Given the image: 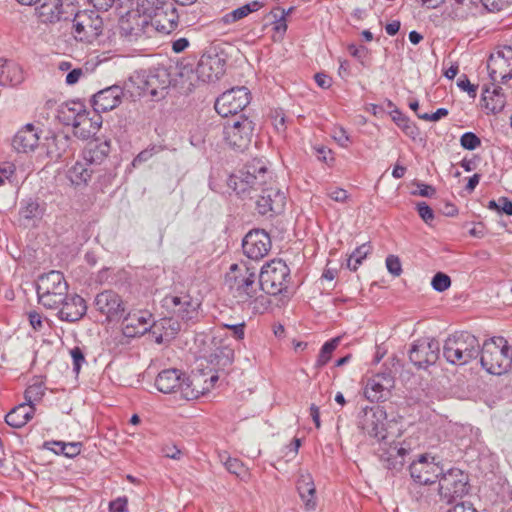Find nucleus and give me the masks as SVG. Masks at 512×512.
Wrapping results in <instances>:
<instances>
[{"label": "nucleus", "mask_w": 512, "mask_h": 512, "mask_svg": "<svg viewBox=\"0 0 512 512\" xmlns=\"http://www.w3.org/2000/svg\"><path fill=\"white\" fill-rule=\"evenodd\" d=\"M227 185L238 196L253 197L252 193L260 191L256 201L258 212L279 214L285 207V194L274 185L273 175L261 159H253L237 173L229 176Z\"/></svg>", "instance_id": "f257e3e1"}, {"label": "nucleus", "mask_w": 512, "mask_h": 512, "mask_svg": "<svg viewBox=\"0 0 512 512\" xmlns=\"http://www.w3.org/2000/svg\"><path fill=\"white\" fill-rule=\"evenodd\" d=\"M229 289L238 304L247 305L255 312L265 310L268 298L261 293L256 268L246 264H232L226 275Z\"/></svg>", "instance_id": "f03ea898"}, {"label": "nucleus", "mask_w": 512, "mask_h": 512, "mask_svg": "<svg viewBox=\"0 0 512 512\" xmlns=\"http://www.w3.org/2000/svg\"><path fill=\"white\" fill-rule=\"evenodd\" d=\"M480 353L479 340L471 333L462 331L449 336L443 345V356L453 365H464L476 359Z\"/></svg>", "instance_id": "7ed1b4c3"}, {"label": "nucleus", "mask_w": 512, "mask_h": 512, "mask_svg": "<svg viewBox=\"0 0 512 512\" xmlns=\"http://www.w3.org/2000/svg\"><path fill=\"white\" fill-rule=\"evenodd\" d=\"M201 380L200 376H194L192 378L186 377L180 370L170 368L161 371L157 375L155 386L164 394L173 393L176 389H179L184 399L193 400L198 398L202 393V391L198 389Z\"/></svg>", "instance_id": "20e7f679"}, {"label": "nucleus", "mask_w": 512, "mask_h": 512, "mask_svg": "<svg viewBox=\"0 0 512 512\" xmlns=\"http://www.w3.org/2000/svg\"><path fill=\"white\" fill-rule=\"evenodd\" d=\"M479 355L481 366L493 375H501L507 372L512 363L510 347L503 337H493L486 340Z\"/></svg>", "instance_id": "39448f33"}, {"label": "nucleus", "mask_w": 512, "mask_h": 512, "mask_svg": "<svg viewBox=\"0 0 512 512\" xmlns=\"http://www.w3.org/2000/svg\"><path fill=\"white\" fill-rule=\"evenodd\" d=\"M38 302L47 309H58L68 295V284L60 271L51 270L38 277Z\"/></svg>", "instance_id": "423d86ee"}, {"label": "nucleus", "mask_w": 512, "mask_h": 512, "mask_svg": "<svg viewBox=\"0 0 512 512\" xmlns=\"http://www.w3.org/2000/svg\"><path fill=\"white\" fill-rule=\"evenodd\" d=\"M469 476L459 468H451L438 478L437 492L441 501L450 504L469 492Z\"/></svg>", "instance_id": "0eeeda50"}, {"label": "nucleus", "mask_w": 512, "mask_h": 512, "mask_svg": "<svg viewBox=\"0 0 512 512\" xmlns=\"http://www.w3.org/2000/svg\"><path fill=\"white\" fill-rule=\"evenodd\" d=\"M258 278L263 292L278 295L288 288L290 269L283 260L274 259L262 267Z\"/></svg>", "instance_id": "6e6552de"}, {"label": "nucleus", "mask_w": 512, "mask_h": 512, "mask_svg": "<svg viewBox=\"0 0 512 512\" xmlns=\"http://www.w3.org/2000/svg\"><path fill=\"white\" fill-rule=\"evenodd\" d=\"M253 133V121L242 114L231 120H228L223 127L225 142L231 148L239 151H243L249 147Z\"/></svg>", "instance_id": "1a4fd4ad"}, {"label": "nucleus", "mask_w": 512, "mask_h": 512, "mask_svg": "<svg viewBox=\"0 0 512 512\" xmlns=\"http://www.w3.org/2000/svg\"><path fill=\"white\" fill-rule=\"evenodd\" d=\"M149 17L141 15L137 10L128 11L119 19V33L128 43L142 42L153 38Z\"/></svg>", "instance_id": "9d476101"}, {"label": "nucleus", "mask_w": 512, "mask_h": 512, "mask_svg": "<svg viewBox=\"0 0 512 512\" xmlns=\"http://www.w3.org/2000/svg\"><path fill=\"white\" fill-rule=\"evenodd\" d=\"M103 20L95 10L78 11L73 18V34L76 40L93 43L103 32Z\"/></svg>", "instance_id": "9b49d317"}, {"label": "nucleus", "mask_w": 512, "mask_h": 512, "mask_svg": "<svg viewBox=\"0 0 512 512\" xmlns=\"http://www.w3.org/2000/svg\"><path fill=\"white\" fill-rule=\"evenodd\" d=\"M250 103V92L246 87H236L225 91L215 101V110L222 117L238 116Z\"/></svg>", "instance_id": "f8f14e48"}, {"label": "nucleus", "mask_w": 512, "mask_h": 512, "mask_svg": "<svg viewBox=\"0 0 512 512\" xmlns=\"http://www.w3.org/2000/svg\"><path fill=\"white\" fill-rule=\"evenodd\" d=\"M163 305L187 325L195 323L199 318L200 302L189 294L167 295Z\"/></svg>", "instance_id": "ddd939ff"}, {"label": "nucleus", "mask_w": 512, "mask_h": 512, "mask_svg": "<svg viewBox=\"0 0 512 512\" xmlns=\"http://www.w3.org/2000/svg\"><path fill=\"white\" fill-rule=\"evenodd\" d=\"M430 454H421L409 466L410 476L414 482L436 484L443 469Z\"/></svg>", "instance_id": "4468645a"}, {"label": "nucleus", "mask_w": 512, "mask_h": 512, "mask_svg": "<svg viewBox=\"0 0 512 512\" xmlns=\"http://www.w3.org/2000/svg\"><path fill=\"white\" fill-rule=\"evenodd\" d=\"M487 69L493 83H505L512 79V48L506 46L491 54L487 62Z\"/></svg>", "instance_id": "2eb2a0df"}, {"label": "nucleus", "mask_w": 512, "mask_h": 512, "mask_svg": "<svg viewBox=\"0 0 512 512\" xmlns=\"http://www.w3.org/2000/svg\"><path fill=\"white\" fill-rule=\"evenodd\" d=\"M386 412L379 406L365 407L359 414L358 425L369 436L383 440L386 438Z\"/></svg>", "instance_id": "dca6fc26"}, {"label": "nucleus", "mask_w": 512, "mask_h": 512, "mask_svg": "<svg viewBox=\"0 0 512 512\" xmlns=\"http://www.w3.org/2000/svg\"><path fill=\"white\" fill-rule=\"evenodd\" d=\"M440 345L434 339L417 340L409 351L410 361L419 369H425L436 363L439 358Z\"/></svg>", "instance_id": "f3484780"}, {"label": "nucleus", "mask_w": 512, "mask_h": 512, "mask_svg": "<svg viewBox=\"0 0 512 512\" xmlns=\"http://www.w3.org/2000/svg\"><path fill=\"white\" fill-rule=\"evenodd\" d=\"M94 306L108 321L121 319L126 310L122 297L113 290H104L98 293L94 299Z\"/></svg>", "instance_id": "a211bd4d"}, {"label": "nucleus", "mask_w": 512, "mask_h": 512, "mask_svg": "<svg viewBox=\"0 0 512 512\" xmlns=\"http://www.w3.org/2000/svg\"><path fill=\"white\" fill-rule=\"evenodd\" d=\"M244 254L252 260H260L271 249V239L264 230H252L246 234L242 241Z\"/></svg>", "instance_id": "6ab92c4d"}, {"label": "nucleus", "mask_w": 512, "mask_h": 512, "mask_svg": "<svg viewBox=\"0 0 512 512\" xmlns=\"http://www.w3.org/2000/svg\"><path fill=\"white\" fill-rule=\"evenodd\" d=\"M152 314L147 310H131L123 316L122 330L126 337H137L153 327Z\"/></svg>", "instance_id": "aec40b11"}, {"label": "nucleus", "mask_w": 512, "mask_h": 512, "mask_svg": "<svg viewBox=\"0 0 512 512\" xmlns=\"http://www.w3.org/2000/svg\"><path fill=\"white\" fill-rule=\"evenodd\" d=\"M395 379L390 370L379 372L366 381L364 395L371 401H379L389 394L394 387Z\"/></svg>", "instance_id": "412c9836"}, {"label": "nucleus", "mask_w": 512, "mask_h": 512, "mask_svg": "<svg viewBox=\"0 0 512 512\" xmlns=\"http://www.w3.org/2000/svg\"><path fill=\"white\" fill-rule=\"evenodd\" d=\"M225 61L218 55L203 54L196 66L195 74L203 83L214 82L224 73Z\"/></svg>", "instance_id": "4be33fe9"}, {"label": "nucleus", "mask_w": 512, "mask_h": 512, "mask_svg": "<svg viewBox=\"0 0 512 512\" xmlns=\"http://www.w3.org/2000/svg\"><path fill=\"white\" fill-rule=\"evenodd\" d=\"M179 15L173 4H166L164 9H160L154 15L149 17L148 22L151 25L153 37L156 34H170L178 26Z\"/></svg>", "instance_id": "5701e85b"}, {"label": "nucleus", "mask_w": 512, "mask_h": 512, "mask_svg": "<svg viewBox=\"0 0 512 512\" xmlns=\"http://www.w3.org/2000/svg\"><path fill=\"white\" fill-rule=\"evenodd\" d=\"M68 111L73 113L70 124L74 127L75 134L86 138L95 134L100 128L101 123L98 121L100 116H97V120L93 121L80 103H73V107H68Z\"/></svg>", "instance_id": "b1692460"}, {"label": "nucleus", "mask_w": 512, "mask_h": 512, "mask_svg": "<svg viewBox=\"0 0 512 512\" xmlns=\"http://www.w3.org/2000/svg\"><path fill=\"white\" fill-rule=\"evenodd\" d=\"M57 310V317L61 321L75 323L85 316L87 305L81 296L73 294L67 295Z\"/></svg>", "instance_id": "393cba45"}, {"label": "nucleus", "mask_w": 512, "mask_h": 512, "mask_svg": "<svg viewBox=\"0 0 512 512\" xmlns=\"http://www.w3.org/2000/svg\"><path fill=\"white\" fill-rule=\"evenodd\" d=\"M123 95V89L118 85H112L97 92L92 98L94 111L103 113L115 109L120 105Z\"/></svg>", "instance_id": "a878e982"}, {"label": "nucleus", "mask_w": 512, "mask_h": 512, "mask_svg": "<svg viewBox=\"0 0 512 512\" xmlns=\"http://www.w3.org/2000/svg\"><path fill=\"white\" fill-rule=\"evenodd\" d=\"M38 143L39 135L32 124H27L21 128L12 140V146L18 153L32 152L38 146Z\"/></svg>", "instance_id": "bb28decb"}, {"label": "nucleus", "mask_w": 512, "mask_h": 512, "mask_svg": "<svg viewBox=\"0 0 512 512\" xmlns=\"http://www.w3.org/2000/svg\"><path fill=\"white\" fill-rule=\"evenodd\" d=\"M169 74L165 69L149 70L143 75V90L153 97L169 87Z\"/></svg>", "instance_id": "cd10ccee"}, {"label": "nucleus", "mask_w": 512, "mask_h": 512, "mask_svg": "<svg viewBox=\"0 0 512 512\" xmlns=\"http://www.w3.org/2000/svg\"><path fill=\"white\" fill-rule=\"evenodd\" d=\"M297 490L304 503L306 511H314L317 506L316 489L313 478L309 473H301L297 480Z\"/></svg>", "instance_id": "c85d7f7f"}, {"label": "nucleus", "mask_w": 512, "mask_h": 512, "mask_svg": "<svg viewBox=\"0 0 512 512\" xmlns=\"http://www.w3.org/2000/svg\"><path fill=\"white\" fill-rule=\"evenodd\" d=\"M24 80L22 68L13 61L0 58V85L17 86Z\"/></svg>", "instance_id": "c756f323"}, {"label": "nucleus", "mask_w": 512, "mask_h": 512, "mask_svg": "<svg viewBox=\"0 0 512 512\" xmlns=\"http://www.w3.org/2000/svg\"><path fill=\"white\" fill-rule=\"evenodd\" d=\"M35 410V406L21 403L6 415L5 422L13 428H22L33 418Z\"/></svg>", "instance_id": "7c9ffc66"}, {"label": "nucleus", "mask_w": 512, "mask_h": 512, "mask_svg": "<svg viewBox=\"0 0 512 512\" xmlns=\"http://www.w3.org/2000/svg\"><path fill=\"white\" fill-rule=\"evenodd\" d=\"M110 153V142L97 140L88 143L83 151V159L90 165L101 164Z\"/></svg>", "instance_id": "2f4dec72"}, {"label": "nucleus", "mask_w": 512, "mask_h": 512, "mask_svg": "<svg viewBox=\"0 0 512 512\" xmlns=\"http://www.w3.org/2000/svg\"><path fill=\"white\" fill-rule=\"evenodd\" d=\"M62 6L61 0H44L43 3L36 8V13L42 22L52 23L60 20Z\"/></svg>", "instance_id": "473e14b6"}, {"label": "nucleus", "mask_w": 512, "mask_h": 512, "mask_svg": "<svg viewBox=\"0 0 512 512\" xmlns=\"http://www.w3.org/2000/svg\"><path fill=\"white\" fill-rule=\"evenodd\" d=\"M434 491H437L436 484H425L413 481L409 486L411 497L420 503L430 504L434 500Z\"/></svg>", "instance_id": "72a5a7b5"}, {"label": "nucleus", "mask_w": 512, "mask_h": 512, "mask_svg": "<svg viewBox=\"0 0 512 512\" xmlns=\"http://www.w3.org/2000/svg\"><path fill=\"white\" fill-rule=\"evenodd\" d=\"M263 3L260 1H252L250 3H246L236 9H234L231 12L226 13L222 16L221 22L224 24H232L235 23L245 17H247L249 14L258 11L260 8H262Z\"/></svg>", "instance_id": "f704fd0d"}, {"label": "nucleus", "mask_w": 512, "mask_h": 512, "mask_svg": "<svg viewBox=\"0 0 512 512\" xmlns=\"http://www.w3.org/2000/svg\"><path fill=\"white\" fill-rule=\"evenodd\" d=\"M406 450L404 448L393 447L381 456L385 468L392 471H399L405 463Z\"/></svg>", "instance_id": "c9c22d12"}, {"label": "nucleus", "mask_w": 512, "mask_h": 512, "mask_svg": "<svg viewBox=\"0 0 512 512\" xmlns=\"http://www.w3.org/2000/svg\"><path fill=\"white\" fill-rule=\"evenodd\" d=\"M90 164L86 160L76 161L68 170V177L75 185L86 184L91 178L93 170L89 168Z\"/></svg>", "instance_id": "e433bc0d"}, {"label": "nucleus", "mask_w": 512, "mask_h": 512, "mask_svg": "<svg viewBox=\"0 0 512 512\" xmlns=\"http://www.w3.org/2000/svg\"><path fill=\"white\" fill-rule=\"evenodd\" d=\"M46 386L43 380L36 378L26 388L24 393L25 402L29 405L35 406L36 402H40L45 395Z\"/></svg>", "instance_id": "4c0bfd02"}, {"label": "nucleus", "mask_w": 512, "mask_h": 512, "mask_svg": "<svg viewBox=\"0 0 512 512\" xmlns=\"http://www.w3.org/2000/svg\"><path fill=\"white\" fill-rule=\"evenodd\" d=\"M341 342V337H335L331 340L325 342L323 346L320 349L318 358L315 363L316 368H322L325 366L331 359L333 352L336 350V348L339 346Z\"/></svg>", "instance_id": "58836bf2"}, {"label": "nucleus", "mask_w": 512, "mask_h": 512, "mask_svg": "<svg viewBox=\"0 0 512 512\" xmlns=\"http://www.w3.org/2000/svg\"><path fill=\"white\" fill-rule=\"evenodd\" d=\"M169 0H137V11L147 17H151L160 9H164Z\"/></svg>", "instance_id": "ea45409f"}, {"label": "nucleus", "mask_w": 512, "mask_h": 512, "mask_svg": "<svg viewBox=\"0 0 512 512\" xmlns=\"http://www.w3.org/2000/svg\"><path fill=\"white\" fill-rule=\"evenodd\" d=\"M482 98L483 101L485 102L486 108L493 113H498L502 111L506 103V98L504 94L491 95L489 87H485L483 89Z\"/></svg>", "instance_id": "a19ab883"}, {"label": "nucleus", "mask_w": 512, "mask_h": 512, "mask_svg": "<svg viewBox=\"0 0 512 512\" xmlns=\"http://www.w3.org/2000/svg\"><path fill=\"white\" fill-rule=\"evenodd\" d=\"M371 246L369 243H363L358 246L349 256L347 260V267L351 271H356L362 264L363 260L371 253Z\"/></svg>", "instance_id": "79ce46f5"}, {"label": "nucleus", "mask_w": 512, "mask_h": 512, "mask_svg": "<svg viewBox=\"0 0 512 512\" xmlns=\"http://www.w3.org/2000/svg\"><path fill=\"white\" fill-rule=\"evenodd\" d=\"M19 213L23 219L32 220L41 216L42 209L36 201L29 199L23 203Z\"/></svg>", "instance_id": "37998d69"}, {"label": "nucleus", "mask_w": 512, "mask_h": 512, "mask_svg": "<svg viewBox=\"0 0 512 512\" xmlns=\"http://www.w3.org/2000/svg\"><path fill=\"white\" fill-rule=\"evenodd\" d=\"M52 445L61 446V454L69 458H73L81 452V444L79 442L65 443L61 441H54L52 442Z\"/></svg>", "instance_id": "c03bdc74"}, {"label": "nucleus", "mask_w": 512, "mask_h": 512, "mask_svg": "<svg viewBox=\"0 0 512 512\" xmlns=\"http://www.w3.org/2000/svg\"><path fill=\"white\" fill-rule=\"evenodd\" d=\"M488 208L505 213L506 215H512V201L507 197H500L497 201H489Z\"/></svg>", "instance_id": "a18cd8bd"}, {"label": "nucleus", "mask_w": 512, "mask_h": 512, "mask_svg": "<svg viewBox=\"0 0 512 512\" xmlns=\"http://www.w3.org/2000/svg\"><path fill=\"white\" fill-rule=\"evenodd\" d=\"M431 285L437 292H443L450 287L451 279L447 274L437 272L432 278Z\"/></svg>", "instance_id": "49530a36"}, {"label": "nucleus", "mask_w": 512, "mask_h": 512, "mask_svg": "<svg viewBox=\"0 0 512 512\" xmlns=\"http://www.w3.org/2000/svg\"><path fill=\"white\" fill-rule=\"evenodd\" d=\"M224 464L230 473L238 477L247 475V468L239 459L228 457Z\"/></svg>", "instance_id": "de8ad7c7"}, {"label": "nucleus", "mask_w": 512, "mask_h": 512, "mask_svg": "<svg viewBox=\"0 0 512 512\" xmlns=\"http://www.w3.org/2000/svg\"><path fill=\"white\" fill-rule=\"evenodd\" d=\"M460 144L464 149L475 150L481 145V140L473 132H466L461 136Z\"/></svg>", "instance_id": "09e8293b"}, {"label": "nucleus", "mask_w": 512, "mask_h": 512, "mask_svg": "<svg viewBox=\"0 0 512 512\" xmlns=\"http://www.w3.org/2000/svg\"><path fill=\"white\" fill-rule=\"evenodd\" d=\"M471 0H454L452 4V17L455 19H463L467 15V10L463 9V6L469 8Z\"/></svg>", "instance_id": "8fccbe9b"}, {"label": "nucleus", "mask_w": 512, "mask_h": 512, "mask_svg": "<svg viewBox=\"0 0 512 512\" xmlns=\"http://www.w3.org/2000/svg\"><path fill=\"white\" fill-rule=\"evenodd\" d=\"M331 136L341 147L345 148L350 143L346 130L341 126H335L331 131Z\"/></svg>", "instance_id": "3c124183"}, {"label": "nucleus", "mask_w": 512, "mask_h": 512, "mask_svg": "<svg viewBox=\"0 0 512 512\" xmlns=\"http://www.w3.org/2000/svg\"><path fill=\"white\" fill-rule=\"evenodd\" d=\"M512 0H482L483 6L490 12H499L506 9Z\"/></svg>", "instance_id": "603ef678"}, {"label": "nucleus", "mask_w": 512, "mask_h": 512, "mask_svg": "<svg viewBox=\"0 0 512 512\" xmlns=\"http://www.w3.org/2000/svg\"><path fill=\"white\" fill-rule=\"evenodd\" d=\"M416 209L419 216L426 224H430L431 221L434 220V212L426 202L417 203Z\"/></svg>", "instance_id": "864d4df0"}, {"label": "nucleus", "mask_w": 512, "mask_h": 512, "mask_svg": "<svg viewBox=\"0 0 512 512\" xmlns=\"http://www.w3.org/2000/svg\"><path fill=\"white\" fill-rule=\"evenodd\" d=\"M348 51L351 56L356 58L362 65H364L365 59L367 58L369 53L367 47L363 45L357 46L355 44H350L348 46Z\"/></svg>", "instance_id": "5fc2aeb1"}, {"label": "nucleus", "mask_w": 512, "mask_h": 512, "mask_svg": "<svg viewBox=\"0 0 512 512\" xmlns=\"http://www.w3.org/2000/svg\"><path fill=\"white\" fill-rule=\"evenodd\" d=\"M386 267L393 276H399L402 272L400 259L395 255H389L386 258Z\"/></svg>", "instance_id": "6e6d98bb"}, {"label": "nucleus", "mask_w": 512, "mask_h": 512, "mask_svg": "<svg viewBox=\"0 0 512 512\" xmlns=\"http://www.w3.org/2000/svg\"><path fill=\"white\" fill-rule=\"evenodd\" d=\"M449 111L446 108H439L434 113H417L419 119L425 121L436 122L441 118H444L448 115Z\"/></svg>", "instance_id": "4d7b16f0"}, {"label": "nucleus", "mask_w": 512, "mask_h": 512, "mask_svg": "<svg viewBox=\"0 0 512 512\" xmlns=\"http://www.w3.org/2000/svg\"><path fill=\"white\" fill-rule=\"evenodd\" d=\"M73 360V370L78 373L83 363H85V356L81 348L74 347L70 351Z\"/></svg>", "instance_id": "13d9d810"}, {"label": "nucleus", "mask_w": 512, "mask_h": 512, "mask_svg": "<svg viewBox=\"0 0 512 512\" xmlns=\"http://www.w3.org/2000/svg\"><path fill=\"white\" fill-rule=\"evenodd\" d=\"M127 498L126 497H118L113 500L109 504L110 512H127Z\"/></svg>", "instance_id": "bf43d9fd"}, {"label": "nucleus", "mask_w": 512, "mask_h": 512, "mask_svg": "<svg viewBox=\"0 0 512 512\" xmlns=\"http://www.w3.org/2000/svg\"><path fill=\"white\" fill-rule=\"evenodd\" d=\"M457 85L459 88H461L464 91H467L470 97H475L477 93V87L470 83L467 76H463V78H460L457 82Z\"/></svg>", "instance_id": "052dcab7"}, {"label": "nucleus", "mask_w": 512, "mask_h": 512, "mask_svg": "<svg viewBox=\"0 0 512 512\" xmlns=\"http://www.w3.org/2000/svg\"><path fill=\"white\" fill-rule=\"evenodd\" d=\"M30 325L35 331H42L44 328V321L38 312H30L28 315Z\"/></svg>", "instance_id": "680f3d73"}, {"label": "nucleus", "mask_w": 512, "mask_h": 512, "mask_svg": "<svg viewBox=\"0 0 512 512\" xmlns=\"http://www.w3.org/2000/svg\"><path fill=\"white\" fill-rule=\"evenodd\" d=\"M224 326L226 328H228L229 330H231L232 336L236 340H242L244 338V335H245V332H244L245 323L244 322L238 323V324H231V325L225 324Z\"/></svg>", "instance_id": "e2e57ef3"}, {"label": "nucleus", "mask_w": 512, "mask_h": 512, "mask_svg": "<svg viewBox=\"0 0 512 512\" xmlns=\"http://www.w3.org/2000/svg\"><path fill=\"white\" fill-rule=\"evenodd\" d=\"M328 196L332 200H334L336 202H340V203L345 202L348 198L347 191L342 188L331 189L330 191H328Z\"/></svg>", "instance_id": "0e129e2a"}, {"label": "nucleus", "mask_w": 512, "mask_h": 512, "mask_svg": "<svg viewBox=\"0 0 512 512\" xmlns=\"http://www.w3.org/2000/svg\"><path fill=\"white\" fill-rule=\"evenodd\" d=\"M393 121L397 124L401 129L413 128V123L402 113L396 111L393 116Z\"/></svg>", "instance_id": "69168bd1"}, {"label": "nucleus", "mask_w": 512, "mask_h": 512, "mask_svg": "<svg viewBox=\"0 0 512 512\" xmlns=\"http://www.w3.org/2000/svg\"><path fill=\"white\" fill-rule=\"evenodd\" d=\"M15 172V165L12 162L4 161L0 163V174L9 179Z\"/></svg>", "instance_id": "338daca9"}, {"label": "nucleus", "mask_w": 512, "mask_h": 512, "mask_svg": "<svg viewBox=\"0 0 512 512\" xmlns=\"http://www.w3.org/2000/svg\"><path fill=\"white\" fill-rule=\"evenodd\" d=\"M447 512H477L472 504L461 502L449 509Z\"/></svg>", "instance_id": "774afa93"}]
</instances>
